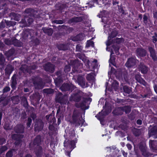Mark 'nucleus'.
<instances>
[{
	"label": "nucleus",
	"mask_w": 157,
	"mask_h": 157,
	"mask_svg": "<svg viewBox=\"0 0 157 157\" xmlns=\"http://www.w3.org/2000/svg\"><path fill=\"white\" fill-rule=\"evenodd\" d=\"M148 51L150 53V56L154 62L157 61V56L156 51L154 47L151 46L148 47Z\"/></svg>",
	"instance_id": "1a4fd4ad"
},
{
	"label": "nucleus",
	"mask_w": 157,
	"mask_h": 157,
	"mask_svg": "<svg viewBox=\"0 0 157 157\" xmlns=\"http://www.w3.org/2000/svg\"><path fill=\"white\" fill-rule=\"evenodd\" d=\"M17 78L16 75L14 74L12 77L11 80L12 81L10 85L12 89L14 90L16 88V85L17 84Z\"/></svg>",
	"instance_id": "bb28decb"
},
{
	"label": "nucleus",
	"mask_w": 157,
	"mask_h": 157,
	"mask_svg": "<svg viewBox=\"0 0 157 157\" xmlns=\"http://www.w3.org/2000/svg\"><path fill=\"white\" fill-rule=\"evenodd\" d=\"M32 98L34 99H36V98H39V101L40 100L39 94L36 93L33 94V95L32 96Z\"/></svg>",
	"instance_id": "69168bd1"
},
{
	"label": "nucleus",
	"mask_w": 157,
	"mask_h": 157,
	"mask_svg": "<svg viewBox=\"0 0 157 157\" xmlns=\"http://www.w3.org/2000/svg\"><path fill=\"white\" fill-rule=\"evenodd\" d=\"M117 6L118 7V11L120 13H121L122 14H124V13L125 11L123 9V8L122 7H121L119 8V5H117Z\"/></svg>",
	"instance_id": "338daca9"
},
{
	"label": "nucleus",
	"mask_w": 157,
	"mask_h": 157,
	"mask_svg": "<svg viewBox=\"0 0 157 157\" xmlns=\"http://www.w3.org/2000/svg\"><path fill=\"white\" fill-rule=\"evenodd\" d=\"M43 92L47 94H51L54 92V90L51 88L44 89L43 90Z\"/></svg>",
	"instance_id": "49530a36"
},
{
	"label": "nucleus",
	"mask_w": 157,
	"mask_h": 157,
	"mask_svg": "<svg viewBox=\"0 0 157 157\" xmlns=\"http://www.w3.org/2000/svg\"><path fill=\"white\" fill-rule=\"evenodd\" d=\"M150 147L153 150H157V142L156 141L150 140L149 141Z\"/></svg>",
	"instance_id": "b1692460"
},
{
	"label": "nucleus",
	"mask_w": 157,
	"mask_h": 157,
	"mask_svg": "<svg viewBox=\"0 0 157 157\" xmlns=\"http://www.w3.org/2000/svg\"><path fill=\"white\" fill-rule=\"evenodd\" d=\"M71 69L70 66L69 65H67L65 66L64 67V71L66 73H68L70 71Z\"/></svg>",
	"instance_id": "5fc2aeb1"
},
{
	"label": "nucleus",
	"mask_w": 157,
	"mask_h": 157,
	"mask_svg": "<svg viewBox=\"0 0 157 157\" xmlns=\"http://www.w3.org/2000/svg\"><path fill=\"white\" fill-rule=\"evenodd\" d=\"M31 41L30 42L33 45L36 46L38 45L40 43V41L39 39L34 36H32L30 37Z\"/></svg>",
	"instance_id": "a878e982"
},
{
	"label": "nucleus",
	"mask_w": 157,
	"mask_h": 157,
	"mask_svg": "<svg viewBox=\"0 0 157 157\" xmlns=\"http://www.w3.org/2000/svg\"><path fill=\"white\" fill-rule=\"evenodd\" d=\"M138 67L142 74H146L148 71V67L145 65L143 62H140L138 65Z\"/></svg>",
	"instance_id": "2eb2a0df"
},
{
	"label": "nucleus",
	"mask_w": 157,
	"mask_h": 157,
	"mask_svg": "<svg viewBox=\"0 0 157 157\" xmlns=\"http://www.w3.org/2000/svg\"><path fill=\"white\" fill-rule=\"evenodd\" d=\"M24 13L26 16H30L34 18L38 17L39 16L38 12L31 8H27L25 9Z\"/></svg>",
	"instance_id": "7ed1b4c3"
},
{
	"label": "nucleus",
	"mask_w": 157,
	"mask_h": 157,
	"mask_svg": "<svg viewBox=\"0 0 157 157\" xmlns=\"http://www.w3.org/2000/svg\"><path fill=\"white\" fill-rule=\"evenodd\" d=\"M94 42L93 41H91L90 40H88L87 41V44L86 45V46L87 47L91 46H93L94 45Z\"/></svg>",
	"instance_id": "680f3d73"
},
{
	"label": "nucleus",
	"mask_w": 157,
	"mask_h": 157,
	"mask_svg": "<svg viewBox=\"0 0 157 157\" xmlns=\"http://www.w3.org/2000/svg\"><path fill=\"white\" fill-rule=\"evenodd\" d=\"M41 138L40 135L36 136L33 141V144L35 146H40L41 144Z\"/></svg>",
	"instance_id": "aec40b11"
},
{
	"label": "nucleus",
	"mask_w": 157,
	"mask_h": 157,
	"mask_svg": "<svg viewBox=\"0 0 157 157\" xmlns=\"http://www.w3.org/2000/svg\"><path fill=\"white\" fill-rule=\"evenodd\" d=\"M14 49L11 48L6 52L5 53V55L7 57H10L14 54Z\"/></svg>",
	"instance_id": "4c0bfd02"
},
{
	"label": "nucleus",
	"mask_w": 157,
	"mask_h": 157,
	"mask_svg": "<svg viewBox=\"0 0 157 157\" xmlns=\"http://www.w3.org/2000/svg\"><path fill=\"white\" fill-rule=\"evenodd\" d=\"M53 23L56 24H62L64 23V21L63 20H54L53 21Z\"/></svg>",
	"instance_id": "052dcab7"
},
{
	"label": "nucleus",
	"mask_w": 157,
	"mask_h": 157,
	"mask_svg": "<svg viewBox=\"0 0 157 157\" xmlns=\"http://www.w3.org/2000/svg\"><path fill=\"white\" fill-rule=\"evenodd\" d=\"M118 34L117 31L116 30H113L111 33L109 34L108 36L109 38L110 39H113L116 37Z\"/></svg>",
	"instance_id": "c9c22d12"
},
{
	"label": "nucleus",
	"mask_w": 157,
	"mask_h": 157,
	"mask_svg": "<svg viewBox=\"0 0 157 157\" xmlns=\"http://www.w3.org/2000/svg\"><path fill=\"white\" fill-rule=\"evenodd\" d=\"M15 150L13 149H10L8 151L6 154V157H12L13 155V152Z\"/></svg>",
	"instance_id": "a19ab883"
},
{
	"label": "nucleus",
	"mask_w": 157,
	"mask_h": 157,
	"mask_svg": "<svg viewBox=\"0 0 157 157\" xmlns=\"http://www.w3.org/2000/svg\"><path fill=\"white\" fill-rule=\"evenodd\" d=\"M32 122V119L31 117H29L27 119V122L26 123V126L27 128H29Z\"/></svg>",
	"instance_id": "13d9d810"
},
{
	"label": "nucleus",
	"mask_w": 157,
	"mask_h": 157,
	"mask_svg": "<svg viewBox=\"0 0 157 157\" xmlns=\"http://www.w3.org/2000/svg\"><path fill=\"white\" fill-rule=\"evenodd\" d=\"M58 28L60 29H65L66 31V33H71L74 30V29L73 28L64 25H59L58 26Z\"/></svg>",
	"instance_id": "6ab92c4d"
},
{
	"label": "nucleus",
	"mask_w": 157,
	"mask_h": 157,
	"mask_svg": "<svg viewBox=\"0 0 157 157\" xmlns=\"http://www.w3.org/2000/svg\"><path fill=\"white\" fill-rule=\"evenodd\" d=\"M77 139L75 138L74 140H71L70 142V144L71 146V147L73 149L75 147V144L77 143Z\"/></svg>",
	"instance_id": "c03bdc74"
},
{
	"label": "nucleus",
	"mask_w": 157,
	"mask_h": 157,
	"mask_svg": "<svg viewBox=\"0 0 157 157\" xmlns=\"http://www.w3.org/2000/svg\"><path fill=\"white\" fill-rule=\"evenodd\" d=\"M139 60L135 56H131L128 59L125 64L126 66L128 68L135 67L137 62Z\"/></svg>",
	"instance_id": "20e7f679"
},
{
	"label": "nucleus",
	"mask_w": 157,
	"mask_h": 157,
	"mask_svg": "<svg viewBox=\"0 0 157 157\" xmlns=\"http://www.w3.org/2000/svg\"><path fill=\"white\" fill-rule=\"evenodd\" d=\"M72 99L75 102H78L80 101L82 97L80 91H79L77 93L73 94L71 95Z\"/></svg>",
	"instance_id": "ddd939ff"
},
{
	"label": "nucleus",
	"mask_w": 157,
	"mask_h": 157,
	"mask_svg": "<svg viewBox=\"0 0 157 157\" xmlns=\"http://www.w3.org/2000/svg\"><path fill=\"white\" fill-rule=\"evenodd\" d=\"M68 7L67 4H59L56 5L57 9L61 12L65 11V10H67ZM65 12L66 13L67 11H65Z\"/></svg>",
	"instance_id": "a211bd4d"
},
{
	"label": "nucleus",
	"mask_w": 157,
	"mask_h": 157,
	"mask_svg": "<svg viewBox=\"0 0 157 157\" xmlns=\"http://www.w3.org/2000/svg\"><path fill=\"white\" fill-rule=\"evenodd\" d=\"M79 113L78 111H74L72 116V122L74 124H75L76 126H79L81 125L82 126L85 121L82 119V117L81 119L79 118Z\"/></svg>",
	"instance_id": "f257e3e1"
},
{
	"label": "nucleus",
	"mask_w": 157,
	"mask_h": 157,
	"mask_svg": "<svg viewBox=\"0 0 157 157\" xmlns=\"http://www.w3.org/2000/svg\"><path fill=\"white\" fill-rule=\"evenodd\" d=\"M60 90L63 92H66L68 91H72L74 88L72 84H70L67 83H63L60 87Z\"/></svg>",
	"instance_id": "9d476101"
},
{
	"label": "nucleus",
	"mask_w": 157,
	"mask_h": 157,
	"mask_svg": "<svg viewBox=\"0 0 157 157\" xmlns=\"http://www.w3.org/2000/svg\"><path fill=\"white\" fill-rule=\"evenodd\" d=\"M139 149L142 155L145 157H149L152 156L153 154L149 151L148 149L143 145L140 146Z\"/></svg>",
	"instance_id": "0eeeda50"
},
{
	"label": "nucleus",
	"mask_w": 157,
	"mask_h": 157,
	"mask_svg": "<svg viewBox=\"0 0 157 157\" xmlns=\"http://www.w3.org/2000/svg\"><path fill=\"white\" fill-rule=\"evenodd\" d=\"M8 149L6 145L2 146L0 147V155L2 154Z\"/></svg>",
	"instance_id": "09e8293b"
},
{
	"label": "nucleus",
	"mask_w": 157,
	"mask_h": 157,
	"mask_svg": "<svg viewBox=\"0 0 157 157\" xmlns=\"http://www.w3.org/2000/svg\"><path fill=\"white\" fill-rule=\"evenodd\" d=\"M44 123L40 119H36L34 125V130L36 132L41 131L44 127Z\"/></svg>",
	"instance_id": "6e6552de"
},
{
	"label": "nucleus",
	"mask_w": 157,
	"mask_h": 157,
	"mask_svg": "<svg viewBox=\"0 0 157 157\" xmlns=\"http://www.w3.org/2000/svg\"><path fill=\"white\" fill-rule=\"evenodd\" d=\"M25 128L23 125L21 124H17L14 128V131L17 133H23Z\"/></svg>",
	"instance_id": "4468645a"
},
{
	"label": "nucleus",
	"mask_w": 157,
	"mask_h": 157,
	"mask_svg": "<svg viewBox=\"0 0 157 157\" xmlns=\"http://www.w3.org/2000/svg\"><path fill=\"white\" fill-rule=\"evenodd\" d=\"M147 89L148 91V92L147 94L141 95V96L143 98H150V96L151 95L152 93L150 89L149 88H147Z\"/></svg>",
	"instance_id": "58836bf2"
},
{
	"label": "nucleus",
	"mask_w": 157,
	"mask_h": 157,
	"mask_svg": "<svg viewBox=\"0 0 157 157\" xmlns=\"http://www.w3.org/2000/svg\"><path fill=\"white\" fill-rule=\"evenodd\" d=\"M84 39L83 34L80 33L77 34L74 38V40L75 41H82Z\"/></svg>",
	"instance_id": "72a5a7b5"
},
{
	"label": "nucleus",
	"mask_w": 157,
	"mask_h": 157,
	"mask_svg": "<svg viewBox=\"0 0 157 157\" xmlns=\"http://www.w3.org/2000/svg\"><path fill=\"white\" fill-rule=\"evenodd\" d=\"M118 109L123 112H124L126 114H128L131 111V108L130 106L129 105L120 107L118 108Z\"/></svg>",
	"instance_id": "c85d7f7f"
},
{
	"label": "nucleus",
	"mask_w": 157,
	"mask_h": 157,
	"mask_svg": "<svg viewBox=\"0 0 157 157\" xmlns=\"http://www.w3.org/2000/svg\"><path fill=\"white\" fill-rule=\"evenodd\" d=\"M93 74L94 73L92 72H91L87 74L86 76V79L88 81H90L93 80L94 78Z\"/></svg>",
	"instance_id": "de8ad7c7"
},
{
	"label": "nucleus",
	"mask_w": 157,
	"mask_h": 157,
	"mask_svg": "<svg viewBox=\"0 0 157 157\" xmlns=\"http://www.w3.org/2000/svg\"><path fill=\"white\" fill-rule=\"evenodd\" d=\"M24 135L22 134H13L11 135L12 139L14 140H16L20 139H22L24 137Z\"/></svg>",
	"instance_id": "473e14b6"
},
{
	"label": "nucleus",
	"mask_w": 157,
	"mask_h": 157,
	"mask_svg": "<svg viewBox=\"0 0 157 157\" xmlns=\"http://www.w3.org/2000/svg\"><path fill=\"white\" fill-rule=\"evenodd\" d=\"M141 78L142 77L140 74H137L135 75V79L138 82Z\"/></svg>",
	"instance_id": "774afa93"
},
{
	"label": "nucleus",
	"mask_w": 157,
	"mask_h": 157,
	"mask_svg": "<svg viewBox=\"0 0 157 157\" xmlns=\"http://www.w3.org/2000/svg\"><path fill=\"white\" fill-rule=\"evenodd\" d=\"M138 82L144 86H146L147 84V83L143 78H142L140 79Z\"/></svg>",
	"instance_id": "bf43d9fd"
},
{
	"label": "nucleus",
	"mask_w": 157,
	"mask_h": 157,
	"mask_svg": "<svg viewBox=\"0 0 157 157\" xmlns=\"http://www.w3.org/2000/svg\"><path fill=\"white\" fill-rule=\"evenodd\" d=\"M57 48L59 50L65 51L68 49V45L67 44H60L57 46Z\"/></svg>",
	"instance_id": "4be33fe9"
},
{
	"label": "nucleus",
	"mask_w": 157,
	"mask_h": 157,
	"mask_svg": "<svg viewBox=\"0 0 157 157\" xmlns=\"http://www.w3.org/2000/svg\"><path fill=\"white\" fill-rule=\"evenodd\" d=\"M57 86H59L63 82L62 77H58L54 80Z\"/></svg>",
	"instance_id": "e433bc0d"
},
{
	"label": "nucleus",
	"mask_w": 157,
	"mask_h": 157,
	"mask_svg": "<svg viewBox=\"0 0 157 157\" xmlns=\"http://www.w3.org/2000/svg\"><path fill=\"white\" fill-rule=\"evenodd\" d=\"M124 92L128 94H130L131 91V88L127 86H124L123 87Z\"/></svg>",
	"instance_id": "37998d69"
},
{
	"label": "nucleus",
	"mask_w": 157,
	"mask_h": 157,
	"mask_svg": "<svg viewBox=\"0 0 157 157\" xmlns=\"http://www.w3.org/2000/svg\"><path fill=\"white\" fill-rule=\"evenodd\" d=\"M43 67L45 71L51 73H53L55 71V65L50 62H47L43 64Z\"/></svg>",
	"instance_id": "423d86ee"
},
{
	"label": "nucleus",
	"mask_w": 157,
	"mask_h": 157,
	"mask_svg": "<svg viewBox=\"0 0 157 157\" xmlns=\"http://www.w3.org/2000/svg\"><path fill=\"white\" fill-rule=\"evenodd\" d=\"M13 102L15 104H17L20 102V99L17 96H13L11 98Z\"/></svg>",
	"instance_id": "79ce46f5"
},
{
	"label": "nucleus",
	"mask_w": 157,
	"mask_h": 157,
	"mask_svg": "<svg viewBox=\"0 0 157 157\" xmlns=\"http://www.w3.org/2000/svg\"><path fill=\"white\" fill-rule=\"evenodd\" d=\"M12 43L15 46L18 47H21L23 44L22 42L16 38L12 40Z\"/></svg>",
	"instance_id": "2f4dec72"
},
{
	"label": "nucleus",
	"mask_w": 157,
	"mask_h": 157,
	"mask_svg": "<svg viewBox=\"0 0 157 157\" xmlns=\"http://www.w3.org/2000/svg\"><path fill=\"white\" fill-rule=\"evenodd\" d=\"M136 54L138 57H144L146 55L147 52L143 48H137L136 50Z\"/></svg>",
	"instance_id": "f8f14e48"
},
{
	"label": "nucleus",
	"mask_w": 157,
	"mask_h": 157,
	"mask_svg": "<svg viewBox=\"0 0 157 157\" xmlns=\"http://www.w3.org/2000/svg\"><path fill=\"white\" fill-rule=\"evenodd\" d=\"M10 90V88L9 86H5L3 89L2 92L3 93L7 92L9 91Z\"/></svg>",
	"instance_id": "0e129e2a"
},
{
	"label": "nucleus",
	"mask_w": 157,
	"mask_h": 157,
	"mask_svg": "<svg viewBox=\"0 0 157 157\" xmlns=\"http://www.w3.org/2000/svg\"><path fill=\"white\" fill-rule=\"evenodd\" d=\"M150 136H154L155 138H157V126L155 125L152 127L149 131Z\"/></svg>",
	"instance_id": "dca6fc26"
},
{
	"label": "nucleus",
	"mask_w": 157,
	"mask_h": 157,
	"mask_svg": "<svg viewBox=\"0 0 157 157\" xmlns=\"http://www.w3.org/2000/svg\"><path fill=\"white\" fill-rule=\"evenodd\" d=\"M10 15L14 17L15 20L19 21L20 20V16L19 14H16L14 13H11Z\"/></svg>",
	"instance_id": "ea45409f"
},
{
	"label": "nucleus",
	"mask_w": 157,
	"mask_h": 157,
	"mask_svg": "<svg viewBox=\"0 0 157 157\" xmlns=\"http://www.w3.org/2000/svg\"><path fill=\"white\" fill-rule=\"evenodd\" d=\"M77 57L80 59L82 60V61L84 59V56L85 55L84 54H82L81 53H78L76 55Z\"/></svg>",
	"instance_id": "6e6d98bb"
},
{
	"label": "nucleus",
	"mask_w": 157,
	"mask_h": 157,
	"mask_svg": "<svg viewBox=\"0 0 157 157\" xmlns=\"http://www.w3.org/2000/svg\"><path fill=\"white\" fill-rule=\"evenodd\" d=\"M111 111V109L109 107H106L105 110L104 111V113L105 115H108L109 113H110Z\"/></svg>",
	"instance_id": "e2e57ef3"
},
{
	"label": "nucleus",
	"mask_w": 157,
	"mask_h": 157,
	"mask_svg": "<svg viewBox=\"0 0 157 157\" xmlns=\"http://www.w3.org/2000/svg\"><path fill=\"white\" fill-rule=\"evenodd\" d=\"M106 115H105V114L104 111L102 110L101 112H99L95 116V117L101 122L103 119L102 117Z\"/></svg>",
	"instance_id": "7c9ffc66"
},
{
	"label": "nucleus",
	"mask_w": 157,
	"mask_h": 157,
	"mask_svg": "<svg viewBox=\"0 0 157 157\" xmlns=\"http://www.w3.org/2000/svg\"><path fill=\"white\" fill-rule=\"evenodd\" d=\"M35 154L37 157H41L43 154V149L41 146L37 147L35 151Z\"/></svg>",
	"instance_id": "393cba45"
},
{
	"label": "nucleus",
	"mask_w": 157,
	"mask_h": 157,
	"mask_svg": "<svg viewBox=\"0 0 157 157\" xmlns=\"http://www.w3.org/2000/svg\"><path fill=\"white\" fill-rule=\"evenodd\" d=\"M83 20V18L82 17H72L69 20V22L72 23L74 22L78 23L82 22Z\"/></svg>",
	"instance_id": "5701e85b"
},
{
	"label": "nucleus",
	"mask_w": 157,
	"mask_h": 157,
	"mask_svg": "<svg viewBox=\"0 0 157 157\" xmlns=\"http://www.w3.org/2000/svg\"><path fill=\"white\" fill-rule=\"evenodd\" d=\"M4 128L6 130H10L11 129L10 124L8 122H5L4 126Z\"/></svg>",
	"instance_id": "4d7b16f0"
},
{
	"label": "nucleus",
	"mask_w": 157,
	"mask_h": 157,
	"mask_svg": "<svg viewBox=\"0 0 157 157\" xmlns=\"http://www.w3.org/2000/svg\"><path fill=\"white\" fill-rule=\"evenodd\" d=\"M83 48L82 46L80 44L77 45L76 47V52H81Z\"/></svg>",
	"instance_id": "3c124183"
},
{
	"label": "nucleus",
	"mask_w": 157,
	"mask_h": 157,
	"mask_svg": "<svg viewBox=\"0 0 157 157\" xmlns=\"http://www.w3.org/2000/svg\"><path fill=\"white\" fill-rule=\"evenodd\" d=\"M71 63L76 71H78L79 69L82 67L83 64L78 60H71Z\"/></svg>",
	"instance_id": "9b49d317"
},
{
	"label": "nucleus",
	"mask_w": 157,
	"mask_h": 157,
	"mask_svg": "<svg viewBox=\"0 0 157 157\" xmlns=\"http://www.w3.org/2000/svg\"><path fill=\"white\" fill-rule=\"evenodd\" d=\"M5 59L2 53L0 54V65H2L4 64Z\"/></svg>",
	"instance_id": "8fccbe9b"
},
{
	"label": "nucleus",
	"mask_w": 157,
	"mask_h": 157,
	"mask_svg": "<svg viewBox=\"0 0 157 157\" xmlns=\"http://www.w3.org/2000/svg\"><path fill=\"white\" fill-rule=\"evenodd\" d=\"M21 104L25 109H28L29 107L28 102L26 97L23 96L21 98Z\"/></svg>",
	"instance_id": "412c9836"
},
{
	"label": "nucleus",
	"mask_w": 157,
	"mask_h": 157,
	"mask_svg": "<svg viewBox=\"0 0 157 157\" xmlns=\"http://www.w3.org/2000/svg\"><path fill=\"white\" fill-rule=\"evenodd\" d=\"M55 101L56 103H59L61 105H64L66 104L67 100L65 98L62 93L59 92L56 95Z\"/></svg>",
	"instance_id": "39448f33"
},
{
	"label": "nucleus",
	"mask_w": 157,
	"mask_h": 157,
	"mask_svg": "<svg viewBox=\"0 0 157 157\" xmlns=\"http://www.w3.org/2000/svg\"><path fill=\"white\" fill-rule=\"evenodd\" d=\"M112 47L114 49L115 54L117 55H119L120 54L119 52V50L120 49L119 47L115 45H113L112 46Z\"/></svg>",
	"instance_id": "a18cd8bd"
},
{
	"label": "nucleus",
	"mask_w": 157,
	"mask_h": 157,
	"mask_svg": "<svg viewBox=\"0 0 157 157\" xmlns=\"http://www.w3.org/2000/svg\"><path fill=\"white\" fill-rule=\"evenodd\" d=\"M30 31L29 29H26L24 30L22 33V37L23 39L25 40L27 39L29 35L31 36H32L30 34Z\"/></svg>",
	"instance_id": "c756f323"
},
{
	"label": "nucleus",
	"mask_w": 157,
	"mask_h": 157,
	"mask_svg": "<svg viewBox=\"0 0 157 157\" xmlns=\"http://www.w3.org/2000/svg\"><path fill=\"white\" fill-rule=\"evenodd\" d=\"M133 134L135 136H140L141 133V131L139 129L134 128L132 131Z\"/></svg>",
	"instance_id": "f704fd0d"
},
{
	"label": "nucleus",
	"mask_w": 157,
	"mask_h": 157,
	"mask_svg": "<svg viewBox=\"0 0 157 157\" xmlns=\"http://www.w3.org/2000/svg\"><path fill=\"white\" fill-rule=\"evenodd\" d=\"M42 30L44 33L46 34L49 36H52L53 32V30L51 28L43 27L42 28Z\"/></svg>",
	"instance_id": "cd10ccee"
},
{
	"label": "nucleus",
	"mask_w": 157,
	"mask_h": 157,
	"mask_svg": "<svg viewBox=\"0 0 157 157\" xmlns=\"http://www.w3.org/2000/svg\"><path fill=\"white\" fill-rule=\"evenodd\" d=\"M28 17H25L26 19L27 22L29 24V25L31 24L33 22L34 20L30 16H28Z\"/></svg>",
	"instance_id": "864d4df0"
},
{
	"label": "nucleus",
	"mask_w": 157,
	"mask_h": 157,
	"mask_svg": "<svg viewBox=\"0 0 157 157\" xmlns=\"http://www.w3.org/2000/svg\"><path fill=\"white\" fill-rule=\"evenodd\" d=\"M112 113L114 115L117 116L121 115L123 113L121 111L116 109L114 110L112 112Z\"/></svg>",
	"instance_id": "603ef678"
},
{
	"label": "nucleus",
	"mask_w": 157,
	"mask_h": 157,
	"mask_svg": "<svg viewBox=\"0 0 157 157\" xmlns=\"http://www.w3.org/2000/svg\"><path fill=\"white\" fill-rule=\"evenodd\" d=\"M32 81L35 89L41 90L44 87V84L41 78L36 77L32 78Z\"/></svg>",
	"instance_id": "f03ea898"
},
{
	"label": "nucleus",
	"mask_w": 157,
	"mask_h": 157,
	"mask_svg": "<svg viewBox=\"0 0 157 157\" xmlns=\"http://www.w3.org/2000/svg\"><path fill=\"white\" fill-rule=\"evenodd\" d=\"M78 84L82 88L87 87L88 86L87 83H86V82L85 79L82 77H78Z\"/></svg>",
	"instance_id": "f3484780"
}]
</instances>
